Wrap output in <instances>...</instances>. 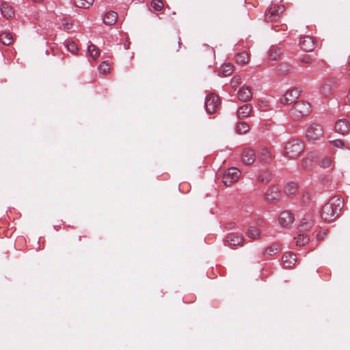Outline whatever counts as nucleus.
<instances>
[{
  "instance_id": "obj_1",
  "label": "nucleus",
  "mask_w": 350,
  "mask_h": 350,
  "mask_svg": "<svg viewBox=\"0 0 350 350\" xmlns=\"http://www.w3.org/2000/svg\"><path fill=\"white\" fill-rule=\"evenodd\" d=\"M344 206V200L339 196L332 198L321 209V217L325 222H332L338 217Z\"/></svg>"
},
{
  "instance_id": "obj_2",
  "label": "nucleus",
  "mask_w": 350,
  "mask_h": 350,
  "mask_svg": "<svg viewBox=\"0 0 350 350\" xmlns=\"http://www.w3.org/2000/svg\"><path fill=\"white\" fill-rule=\"evenodd\" d=\"M304 150L303 142L299 139H293L289 141L284 146V156L289 159H295Z\"/></svg>"
},
{
  "instance_id": "obj_3",
  "label": "nucleus",
  "mask_w": 350,
  "mask_h": 350,
  "mask_svg": "<svg viewBox=\"0 0 350 350\" xmlns=\"http://www.w3.org/2000/svg\"><path fill=\"white\" fill-rule=\"evenodd\" d=\"M312 108L310 104L305 100L296 102L290 110L292 117L299 119L310 113Z\"/></svg>"
},
{
  "instance_id": "obj_4",
  "label": "nucleus",
  "mask_w": 350,
  "mask_h": 350,
  "mask_svg": "<svg viewBox=\"0 0 350 350\" xmlns=\"http://www.w3.org/2000/svg\"><path fill=\"white\" fill-rule=\"evenodd\" d=\"M284 10L285 7L283 5L271 3L265 12V20L267 22L277 21Z\"/></svg>"
},
{
  "instance_id": "obj_5",
  "label": "nucleus",
  "mask_w": 350,
  "mask_h": 350,
  "mask_svg": "<svg viewBox=\"0 0 350 350\" xmlns=\"http://www.w3.org/2000/svg\"><path fill=\"white\" fill-rule=\"evenodd\" d=\"M241 176V171L237 167H230L227 169L222 176V181L227 187L232 186L238 181Z\"/></svg>"
},
{
  "instance_id": "obj_6",
  "label": "nucleus",
  "mask_w": 350,
  "mask_h": 350,
  "mask_svg": "<svg viewBox=\"0 0 350 350\" xmlns=\"http://www.w3.org/2000/svg\"><path fill=\"white\" fill-rule=\"evenodd\" d=\"M221 100L218 95L211 93L206 96L205 98V108L207 113L212 114L216 112L219 107Z\"/></svg>"
},
{
  "instance_id": "obj_7",
  "label": "nucleus",
  "mask_w": 350,
  "mask_h": 350,
  "mask_svg": "<svg viewBox=\"0 0 350 350\" xmlns=\"http://www.w3.org/2000/svg\"><path fill=\"white\" fill-rule=\"evenodd\" d=\"M323 137V131L322 127L318 124L310 125L306 132V137L308 140L317 141Z\"/></svg>"
},
{
  "instance_id": "obj_8",
  "label": "nucleus",
  "mask_w": 350,
  "mask_h": 350,
  "mask_svg": "<svg viewBox=\"0 0 350 350\" xmlns=\"http://www.w3.org/2000/svg\"><path fill=\"white\" fill-rule=\"evenodd\" d=\"M300 91L298 88H291L285 92L280 98V103L284 105L294 103L299 96Z\"/></svg>"
},
{
  "instance_id": "obj_9",
  "label": "nucleus",
  "mask_w": 350,
  "mask_h": 350,
  "mask_svg": "<svg viewBox=\"0 0 350 350\" xmlns=\"http://www.w3.org/2000/svg\"><path fill=\"white\" fill-rule=\"evenodd\" d=\"M294 221V216L290 211H284L281 213L278 218V222L282 227L290 226Z\"/></svg>"
},
{
  "instance_id": "obj_10",
  "label": "nucleus",
  "mask_w": 350,
  "mask_h": 350,
  "mask_svg": "<svg viewBox=\"0 0 350 350\" xmlns=\"http://www.w3.org/2000/svg\"><path fill=\"white\" fill-rule=\"evenodd\" d=\"M226 241L231 246H241L243 245L244 238L241 234L231 232L226 237Z\"/></svg>"
},
{
  "instance_id": "obj_11",
  "label": "nucleus",
  "mask_w": 350,
  "mask_h": 350,
  "mask_svg": "<svg viewBox=\"0 0 350 350\" xmlns=\"http://www.w3.org/2000/svg\"><path fill=\"white\" fill-rule=\"evenodd\" d=\"M299 46L301 49L306 52L313 51L315 47L314 38L310 36L303 37L299 42Z\"/></svg>"
},
{
  "instance_id": "obj_12",
  "label": "nucleus",
  "mask_w": 350,
  "mask_h": 350,
  "mask_svg": "<svg viewBox=\"0 0 350 350\" xmlns=\"http://www.w3.org/2000/svg\"><path fill=\"white\" fill-rule=\"evenodd\" d=\"M237 96L240 101L246 103L250 101L252 98V92L249 86H242L237 92Z\"/></svg>"
},
{
  "instance_id": "obj_13",
  "label": "nucleus",
  "mask_w": 350,
  "mask_h": 350,
  "mask_svg": "<svg viewBox=\"0 0 350 350\" xmlns=\"http://www.w3.org/2000/svg\"><path fill=\"white\" fill-rule=\"evenodd\" d=\"M334 86V82L332 80L327 79L324 81L320 85L319 91L322 95L325 97H327L332 94Z\"/></svg>"
},
{
  "instance_id": "obj_14",
  "label": "nucleus",
  "mask_w": 350,
  "mask_h": 350,
  "mask_svg": "<svg viewBox=\"0 0 350 350\" xmlns=\"http://www.w3.org/2000/svg\"><path fill=\"white\" fill-rule=\"evenodd\" d=\"M350 129V122L346 119H340L336 122L335 129L338 133L345 135Z\"/></svg>"
},
{
  "instance_id": "obj_15",
  "label": "nucleus",
  "mask_w": 350,
  "mask_h": 350,
  "mask_svg": "<svg viewBox=\"0 0 350 350\" xmlns=\"http://www.w3.org/2000/svg\"><path fill=\"white\" fill-rule=\"evenodd\" d=\"M265 199L270 202H273L278 200L280 197V191L278 187H271L267 189L265 193Z\"/></svg>"
},
{
  "instance_id": "obj_16",
  "label": "nucleus",
  "mask_w": 350,
  "mask_h": 350,
  "mask_svg": "<svg viewBox=\"0 0 350 350\" xmlns=\"http://www.w3.org/2000/svg\"><path fill=\"white\" fill-rule=\"evenodd\" d=\"M296 256L292 252L285 253L282 256L283 265L286 268H290L295 265Z\"/></svg>"
},
{
  "instance_id": "obj_17",
  "label": "nucleus",
  "mask_w": 350,
  "mask_h": 350,
  "mask_svg": "<svg viewBox=\"0 0 350 350\" xmlns=\"http://www.w3.org/2000/svg\"><path fill=\"white\" fill-rule=\"evenodd\" d=\"M252 111V107L251 105L245 104L240 107L237 111V116L239 119H244L248 118Z\"/></svg>"
},
{
  "instance_id": "obj_18",
  "label": "nucleus",
  "mask_w": 350,
  "mask_h": 350,
  "mask_svg": "<svg viewBox=\"0 0 350 350\" xmlns=\"http://www.w3.org/2000/svg\"><path fill=\"white\" fill-rule=\"evenodd\" d=\"M0 11L1 14L6 18H11L14 16V11L12 7L6 2L1 3Z\"/></svg>"
},
{
  "instance_id": "obj_19",
  "label": "nucleus",
  "mask_w": 350,
  "mask_h": 350,
  "mask_svg": "<svg viewBox=\"0 0 350 350\" xmlns=\"http://www.w3.org/2000/svg\"><path fill=\"white\" fill-rule=\"evenodd\" d=\"M243 161L246 165L252 164L256 160V156L254 150L252 149H245L243 152Z\"/></svg>"
},
{
  "instance_id": "obj_20",
  "label": "nucleus",
  "mask_w": 350,
  "mask_h": 350,
  "mask_svg": "<svg viewBox=\"0 0 350 350\" xmlns=\"http://www.w3.org/2000/svg\"><path fill=\"white\" fill-rule=\"evenodd\" d=\"M118 19V14L114 11L105 13L103 17V23L107 25H114Z\"/></svg>"
},
{
  "instance_id": "obj_21",
  "label": "nucleus",
  "mask_w": 350,
  "mask_h": 350,
  "mask_svg": "<svg viewBox=\"0 0 350 350\" xmlns=\"http://www.w3.org/2000/svg\"><path fill=\"white\" fill-rule=\"evenodd\" d=\"M268 57L270 59L275 61L278 60L282 55V49L276 46L270 47L267 52Z\"/></svg>"
},
{
  "instance_id": "obj_22",
  "label": "nucleus",
  "mask_w": 350,
  "mask_h": 350,
  "mask_svg": "<svg viewBox=\"0 0 350 350\" xmlns=\"http://www.w3.org/2000/svg\"><path fill=\"white\" fill-rule=\"evenodd\" d=\"M272 158V153L267 148H261L259 153V159L260 161L265 163H269L271 161Z\"/></svg>"
},
{
  "instance_id": "obj_23",
  "label": "nucleus",
  "mask_w": 350,
  "mask_h": 350,
  "mask_svg": "<svg viewBox=\"0 0 350 350\" xmlns=\"http://www.w3.org/2000/svg\"><path fill=\"white\" fill-rule=\"evenodd\" d=\"M294 70V67L287 63H282L278 66L277 71L280 75H286L291 73Z\"/></svg>"
},
{
  "instance_id": "obj_24",
  "label": "nucleus",
  "mask_w": 350,
  "mask_h": 350,
  "mask_svg": "<svg viewBox=\"0 0 350 350\" xmlns=\"http://www.w3.org/2000/svg\"><path fill=\"white\" fill-rule=\"evenodd\" d=\"M246 235L252 240H256L260 237V231L255 226H250L247 229Z\"/></svg>"
},
{
  "instance_id": "obj_25",
  "label": "nucleus",
  "mask_w": 350,
  "mask_h": 350,
  "mask_svg": "<svg viewBox=\"0 0 350 350\" xmlns=\"http://www.w3.org/2000/svg\"><path fill=\"white\" fill-rule=\"evenodd\" d=\"M280 250V245L279 243H274L265 249L264 254L268 256H273L277 254Z\"/></svg>"
},
{
  "instance_id": "obj_26",
  "label": "nucleus",
  "mask_w": 350,
  "mask_h": 350,
  "mask_svg": "<svg viewBox=\"0 0 350 350\" xmlns=\"http://www.w3.org/2000/svg\"><path fill=\"white\" fill-rule=\"evenodd\" d=\"M297 191V185L295 183H288L284 188V193L288 196H293Z\"/></svg>"
},
{
  "instance_id": "obj_27",
  "label": "nucleus",
  "mask_w": 350,
  "mask_h": 350,
  "mask_svg": "<svg viewBox=\"0 0 350 350\" xmlns=\"http://www.w3.org/2000/svg\"><path fill=\"white\" fill-rule=\"evenodd\" d=\"M88 51L90 57L93 60H96L100 55L99 49L93 44H90V45H88Z\"/></svg>"
},
{
  "instance_id": "obj_28",
  "label": "nucleus",
  "mask_w": 350,
  "mask_h": 350,
  "mask_svg": "<svg viewBox=\"0 0 350 350\" xmlns=\"http://www.w3.org/2000/svg\"><path fill=\"white\" fill-rule=\"evenodd\" d=\"M249 56L246 52L238 53L236 56V62L239 65H245L248 63Z\"/></svg>"
},
{
  "instance_id": "obj_29",
  "label": "nucleus",
  "mask_w": 350,
  "mask_h": 350,
  "mask_svg": "<svg viewBox=\"0 0 350 350\" xmlns=\"http://www.w3.org/2000/svg\"><path fill=\"white\" fill-rule=\"evenodd\" d=\"M74 3L78 8L88 9L93 5L94 0H74Z\"/></svg>"
},
{
  "instance_id": "obj_30",
  "label": "nucleus",
  "mask_w": 350,
  "mask_h": 350,
  "mask_svg": "<svg viewBox=\"0 0 350 350\" xmlns=\"http://www.w3.org/2000/svg\"><path fill=\"white\" fill-rule=\"evenodd\" d=\"M234 66L232 64L228 63L221 66L220 72L223 76L227 77L231 75L233 72Z\"/></svg>"
},
{
  "instance_id": "obj_31",
  "label": "nucleus",
  "mask_w": 350,
  "mask_h": 350,
  "mask_svg": "<svg viewBox=\"0 0 350 350\" xmlns=\"http://www.w3.org/2000/svg\"><path fill=\"white\" fill-rule=\"evenodd\" d=\"M13 41L12 36L10 33H2L0 34V42L4 45H10Z\"/></svg>"
},
{
  "instance_id": "obj_32",
  "label": "nucleus",
  "mask_w": 350,
  "mask_h": 350,
  "mask_svg": "<svg viewBox=\"0 0 350 350\" xmlns=\"http://www.w3.org/2000/svg\"><path fill=\"white\" fill-rule=\"evenodd\" d=\"M249 129V124L245 122H240L237 124V132L239 134H245L248 132Z\"/></svg>"
},
{
  "instance_id": "obj_33",
  "label": "nucleus",
  "mask_w": 350,
  "mask_h": 350,
  "mask_svg": "<svg viewBox=\"0 0 350 350\" xmlns=\"http://www.w3.org/2000/svg\"><path fill=\"white\" fill-rule=\"evenodd\" d=\"M271 178V174L269 171H261L258 176V180L261 183H267Z\"/></svg>"
},
{
  "instance_id": "obj_34",
  "label": "nucleus",
  "mask_w": 350,
  "mask_h": 350,
  "mask_svg": "<svg viewBox=\"0 0 350 350\" xmlns=\"http://www.w3.org/2000/svg\"><path fill=\"white\" fill-rule=\"evenodd\" d=\"M309 241V237L306 234H299L297 237H295L296 245L298 246L304 245Z\"/></svg>"
},
{
  "instance_id": "obj_35",
  "label": "nucleus",
  "mask_w": 350,
  "mask_h": 350,
  "mask_svg": "<svg viewBox=\"0 0 350 350\" xmlns=\"http://www.w3.org/2000/svg\"><path fill=\"white\" fill-rule=\"evenodd\" d=\"M65 45L68 51H69L72 54H76L78 51V46L77 44L73 41H67Z\"/></svg>"
},
{
  "instance_id": "obj_36",
  "label": "nucleus",
  "mask_w": 350,
  "mask_h": 350,
  "mask_svg": "<svg viewBox=\"0 0 350 350\" xmlns=\"http://www.w3.org/2000/svg\"><path fill=\"white\" fill-rule=\"evenodd\" d=\"M109 64L106 61L103 62L98 67L99 72L103 75H107L109 73Z\"/></svg>"
},
{
  "instance_id": "obj_37",
  "label": "nucleus",
  "mask_w": 350,
  "mask_h": 350,
  "mask_svg": "<svg viewBox=\"0 0 350 350\" xmlns=\"http://www.w3.org/2000/svg\"><path fill=\"white\" fill-rule=\"evenodd\" d=\"M151 6L155 11H161L163 8V3L161 0H152Z\"/></svg>"
},
{
  "instance_id": "obj_38",
  "label": "nucleus",
  "mask_w": 350,
  "mask_h": 350,
  "mask_svg": "<svg viewBox=\"0 0 350 350\" xmlns=\"http://www.w3.org/2000/svg\"><path fill=\"white\" fill-rule=\"evenodd\" d=\"M242 82L241 77L239 75L234 76L230 81V86L232 88H236Z\"/></svg>"
},
{
  "instance_id": "obj_39",
  "label": "nucleus",
  "mask_w": 350,
  "mask_h": 350,
  "mask_svg": "<svg viewBox=\"0 0 350 350\" xmlns=\"http://www.w3.org/2000/svg\"><path fill=\"white\" fill-rule=\"evenodd\" d=\"M330 143L335 147L337 148H346L347 149H349V146H346L344 142L341 139H335L330 141Z\"/></svg>"
},
{
  "instance_id": "obj_40",
  "label": "nucleus",
  "mask_w": 350,
  "mask_h": 350,
  "mask_svg": "<svg viewBox=\"0 0 350 350\" xmlns=\"http://www.w3.org/2000/svg\"><path fill=\"white\" fill-rule=\"evenodd\" d=\"M332 165V160L329 157H324L320 162V165L323 168H327L330 167Z\"/></svg>"
},
{
  "instance_id": "obj_41",
  "label": "nucleus",
  "mask_w": 350,
  "mask_h": 350,
  "mask_svg": "<svg viewBox=\"0 0 350 350\" xmlns=\"http://www.w3.org/2000/svg\"><path fill=\"white\" fill-rule=\"evenodd\" d=\"M311 227H312V222H306L305 224H300L298 230L301 232H304L305 230H308Z\"/></svg>"
},
{
  "instance_id": "obj_42",
  "label": "nucleus",
  "mask_w": 350,
  "mask_h": 350,
  "mask_svg": "<svg viewBox=\"0 0 350 350\" xmlns=\"http://www.w3.org/2000/svg\"><path fill=\"white\" fill-rule=\"evenodd\" d=\"M301 60L305 64H310L312 62V59L309 56H304Z\"/></svg>"
},
{
  "instance_id": "obj_43",
  "label": "nucleus",
  "mask_w": 350,
  "mask_h": 350,
  "mask_svg": "<svg viewBox=\"0 0 350 350\" xmlns=\"http://www.w3.org/2000/svg\"><path fill=\"white\" fill-rule=\"evenodd\" d=\"M62 25L66 29H70L72 27V24L68 21L64 22Z\"/></svg>"
},
{
  "instance_id": "obj_44",
  "label": "nucleus",
  "mask_w": 350,
  "mask_h": 350,
  "mask_svg": "<svg viewBox=\"0 0 350 350\" xmlns=\"http://www.w3.org/2000/svg\"><path fill=\"white\" fill-rule=\"evenodd\" d=\"M326 233L325 232H323L322 234H317V239H321L323 238V236L325 235Z\"/></svg>"
},
{
  "instance_id": "obj_45",
  "label": "nucleus",
  "mask_w": 350,
  "mask_h": 350,
  "mask_svg": "<svg viewBox=\"0 0 350 350\" xmlns=\"http://www.w3.org/2000/svg\"><path fill=\"white\" fill-rule=\"evenodd\" d=\"M305 198L307 199V200H308L310 199V194L309 193H307L306 196H304V199H305ZM304 203H306V202L305 201V200H304Z\"/></svg>"
},
{
  "instance_id": "obj_46",
  "label": "nucleus",
  "mask_w": 350,
  "mask_h": 350,
  "mask_svg": "<svg viewBox=\"0 0 350 350\" xmlns=\"http://www.w3.org/2000/svg\"><path fill=\"white\" fill-rule=\"evenodd\" d=\"M33 3H41L43 0H31Z\"/></svg>"
}]
</instances>
